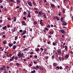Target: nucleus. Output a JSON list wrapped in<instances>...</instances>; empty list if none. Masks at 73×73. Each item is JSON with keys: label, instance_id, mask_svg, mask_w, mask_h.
<instances>
[{"label": "nucleus", "instance_id": "nucleus-1", "mask_svg": "<svg viewBox=\"0 0 73 73\" xmlns=\"http://www.w3.org/2000/svg\"><path fill=\"white\" fill-rule=\"evenodd\" d=\"M27 2L29 5L30 6V7H32L33 6V5H32V2H29L28 1H27Z\"/></svg>", "mask_w": 73, "mask_h": 73}, {"label": "nucleus", "instance_id": "nucleus-2", "mask_svg": "<svg viewBox=\"0 0 73 73\" xmlns=\"http://www.w3.org/2000/svg\"><path fill=\"white\" fill-rule=\"evenodd\" d=\"M16 29V28L15 27L14 28H13L12 30V33H13V35H14V33H13V32H15V31H16V30H15V29Z\"/></svg>", "mask_w": 73, "mask_h": 73}, {"label": "nucleus", "instance_id": "nucleus-3", "mask_svg": "<svg viewBox=\"0 0 73 73\" xmlns=\"http://www.w3.org/2000/svg\"><path fill=\"white\" fill-rule=\"evenodd\" d=\"M60 31L62 34H65L66 33V32L65 31H64L63 30H60Z\"/></svg>", "mask_w": 73, "mask_h": 73}, {"label": "nucleus", "instance_id": "nucleus-4", "mask_svg": "<svg viewBox=\"0 0 73 73\" xmlns=\"http://www.w3.org/2000/svg\"><path fill=\"white\" fill-rule=\"evenodd\" d=\"M62 25H63V26H65V25H67V23L65 22V21H62Z\"/></svg>", "mask_w": 73, "mask_h": 73}, {"label": "nucleus", "instance_id": "nucleus-5", "mask_svg": "<svg viewBox=\"0 0 73 73\" xmlns=\"http://www.w3.org/2000/svg\"><path fill=\"white\" fill-rule=\"evenodd\" d=\"M57 51L58 54H61V49H58Z\"/></svg>", "mask_w": 73, "mask_h": 73}, {"label": "nucleus", "instance_id": "nucleus-6", "mask_svg": "<svg viewBox=\"0 0 73 73\" xmlns=\"http://www.w3.org/2000/svg\"><path fill=\"white\" fill-rule=\"evenodd\" d=\"M31 18V13L29 12H28L27 13V18Z\"/></svg>", "mask_w": 73, "mask_h": 73}, {"label": "nucleus", "instance_id": "nucleus-7", "mask_svg": "<svg viewBox=\"0 0 73 73\" xmlns=\"http://www.w3.org/2000/svg\"><path fill=\"white\" fill-rule=\"evenodd\" d=\"M51 7L52 9H55V8H56L55 5L53 4H51Z\"/></svg>", "mask_w": 73, "mask_h": 73}, {"label": "nucleus", "instance_id": "nucleus-8", "mask_svg": "<svg viewBox=\"0 0 73 73\" xmlns=\"http://www.w3.org/2000/svg\"><path fill=\"white\" fill-rule=\"evenodd\" d=\"M15 58V56H13V57H12V58L9 61H10L11 62L12 61H13V60H14Z\"/></svg>", "mask_w": 73, "mask_h": 73}, {"label": "nucleus", "instance_id": "nucleus-9", "mask_svg": "<svg viewBox=\"0 0 73 73\" xmlns=\"http://www.w3.org/2000/svg\"><path fill=\"white\" fill-rule=\"evenodd\" d=\"M2 29L3 30H6L7 29V26H5L4 27H3Z\"/></svg>", "mask_w": 73, "mask_h": 73}, {"label": "nucleus", "instance_id": "nucleus-10", "mask_svg": "<svg viewBox=\"0 0 73 73\" xmlns=\"http://www.w3.org/2000/svg\"><path fill=\"white\" fill-rule=\"evenodd\" d=\"M21 23L23 25H26V23H25L24 21H22Z\"/></svg>", "mask_w": 73, "mask_h": 73}, {"label": "nucleus", "instance_id": "nucleus-11", "mask_svg": "<svg viewBox=\"0 0 73 73\" xmlns=\"http://www.w3.org/2000/svg\"><path fill=\"white\" fill-rule=\"evenodd\" d=\"M27 33V31H25L22 34V36H23V35H25Z\"/></svg>", "mask_w": 73, "mask_h": 73}, {"label": "nucleus", "instance_id": "nucleus-12", "mask_svg": "<svg viewBox=\"0 0 73 73\" xmlns=\"http://www.w3.org/2000/svg\"><path fill=\"white\" fill-rule=\"evenodd\" d=\"M42 13V11H39L38 13V15H41Z\"/></svg>", "mask_w": 73, "mask_h": 73}, {"label": "nucleus", "instance_id": "nucleus-13", "mask_svg": "<svg viewBox=\"0 0 73 73\" xmlns=\"http://www.w3.org/2000/svg\"><path fill=\"white\" fill-rule=\"evenodd\" d=\"M69 57V55L68 54H66L64 57L65 58H67Z\"/></svg>", "mask_w": 73, "mask_h": 73}, {"label": "nucleus", "instance_id": "nucleus-14", "mask_svg": "<svg viewBox=\"0 0 73 73\" xmlns=\"http://www.w3.org/2000/svg\"><path fill=\"white\" fill-rule=\"evenodd\" d=\"M16 65L17 66H19L20 65H21V64H19V63H16Z\"/></svg>", "mask_w": 73, "mask_h": 73}, {"label": "nucleus", "instance_id": "nucleus-15", "mask_svg": "<svg viewBox=\"0 0 73 73\" xmlns=\"http://www.w3.org/2000/svg\"><path fill=\"white\" fill-rule=\"evenodd\" d=\"M16 48V45H14L13 46V50L15 49Z\"/></svg>", "mask_w": 73, "mask_h": 73}, {"label": "nucleus", "instance_id": "nucleus-16", "mask_svg": "<svg viewBox=\"0 0 73 73\" xmlns=\"http://www.w3.org/2000/svg\"><path fill=\"white\" fill-rule=\"evenodd\" d=\"M9 46H10V47H11V46H13V44H11V43H9Z\"/></svg>", "mask_w": 73, "mask_h": 73}, {"label": "nucleus", "instance_id": "nucleus-17", "mask_svg": "<svg viewBox=\"0 0 73 73\" xmlns=\"http://www.w3.org/2000/svg\"><path fill=\"white\" fill-rule=\"evenodd\" d=\"M14 20H13V21L15 22V21H16V18L15 17H14Z\"/></svg>", "mask_w": 73, "mask_h": 73}, {"label": "nucleus", "instance_id": "nucleus-18", "mask_svg": "<svg viewBox=\"0 0 73 73\" xmlns=\"http://www.w3.org/2000/svg\"><path fill=\"white\" fill-rule=\"evenodd\" d=\"M39 51H40V49H39V48H36L35 50V51L36 52H39Z\"/></svg>", "mask_w": 73, "mask_h": 73}, {"label": "nucleus", "instance_id": "nucleus-19", "mask_svg": "<svg viewBox=\"0 0 73 73\" xmlns=\"http://www.w3.org/2000/svg\"><path fill=\"white\" fill-rule=\"evenodd\" d=\"M33 68L34 69H35V70H37V68L36 67V66H33Z\"/></svg>", "mask_w": 73, "mask_h": 73}, {"label": "nucleus", "instance_id": "nucleus-20", "mask_svg": "<svg viewBox=\"0 0 73 73\" xmlns=\"http://www.w3.org/2000/svg\"><path fill=\"white\" fill-rule=\"evenodd\" d=\"M64 19V17H61V18L60 20L62 21H62H63V19Z\"/></svg>", "mask_w": 73, "mask_h": 73}, {"label": "nucleus", "instance_id": "nucleus-21", "mask_svg": "<svg viewBox=\"0 0 73 73\" xmlns=\"http://www.w3.org/2000/svg\"><path fill=\"white\" fill-rule=\"evenodd\" d=\"M17 4H18L20 3V1L19 0H17Z\"/></svg>", "mask_w": 73, "mask_h": 73}, {"label": "nucleus", "instance_id": "nucleus-22", "mask_svg": "<svg viewBox=\"0 0 73 73\" xmlns=\"http://www.w3.org/2000/svg\"><path fill=\"white\" fill-rule=\"evenodd\" d=\"M21 55V53L19 52L18 54H17L18 56H20Z\"/></svg>", "mask_w": 73, "mask_h": 73}, {"label": "nucleus", "instance_id": "nucleus-23", "mask_svg": "<svg viewBox=\"0 0 73 73\" xmlns=\"http://www.w3.org/2000/svg\"><path fill=\"white\" fill-rule=\"evenodd\" d=\"M49 33L50 34V35H52V34H53V31H50V32H49Z\"/></svg>", "mask_w": 73, "mask_h": 73}, {"label": "nucleus", "instance_id": "nucleus-24", "mask_svg": "<svg viewBox=\"0 0 73 73\" xmlns=\"http://www.w3.org/2000/svg\"><path fill=\"white\" fill-rule=\"evenodd\" d=\"M24 51H28V49L27 48H25V49L23 50Z\"/></svg>", "mask_w": 73, "mask_h": 73}, {"label": "nucleus", "instance_id": "nucleus-25", "mask_svg": "<svg viewBox=\"0 0 73 73\" xmlns=\"http://www.w3.org/2000/svg\"><path fill=\"white\" fill-rule=\"evenodd\" d=\"M55 53H56L55 55L56 56V57H57V58H58V55L57 54V53L56 52H55Z\"/></svg>", "mask_w": 73, "mask_h": 73}, {"label": "nucleus", "instance_id": "nucleus-26", "mask_svg": "<svg viewBox=\"0 0 73 73\" xmlns=\"http://www.w3.org/2000/svg\"><path fill=\"white\" fill-rule=\"evenodd\" d=\"M58 59L60 60V61H61V60H62V58H61V57L59 56L58 57Z\"/></svg>", "mask_w": 73, "mask_h": 73}, {"label": "nucleus", "instance_id": "nucleus-27", "mask_svg": "<svg viewBox=\"0 0 73 73\" xmlns=\"http://www.w3.org/2000/svg\"><path fill=\"white\" fill-rule=\"evenodd\" d=\"M33 4H34V5H36V2H35L33 1Z\"/></svg>", "mask_w": 73, "mask_h": 73}, {"label": "nucleus", "instance_id": "nucleus-28", "mask_svg": "<svg viewBox=\"0 0 73 73\" xmlns=\"http://www.w3.org/2000/svg\"><path fill=\"white\" fill-rule=\"evenodd\" d=\"M56 43H55V42H53L52 43V45L54 46H55V45H56Z\"/></svg>", "mask_w": 73, "mask_h": 73}, {"label": "nucleus", "instance_id": "nucleus-29", "mask_svg": "<svg viewBox=\"0 0 73 73\" xmlns=\"http://www.w3.org/2000/svg\"><path fill=\"white\" fill-rule=\"evenodd\" d=\"M18 38V37H17V36H16L15 37V40H17V39Z\"/></svg>", "mask_w": 73, "mask_h": 73}, {"label": "nucleus", "instance_id": "nucleus-30", "mask_svg": "<svg viewBox=\"0 0 73 73\" xmlns=\"http://www.w3.org/2000/svg\"><path fill=\"white\" fill-rule=\"evenodd\" d=\"M40 24L41 25V26H44V24H43V22H42V23H40Z\"/></svg>", "mask_w": 73, "mask_h": 73}, {"label": "nucleus", "instance_id": "nucleus-31", "mask_svg": "<svg viewBox=\"0 0 73 73\" xmlns=\"http://www.w3.org/2000/svg\"><path fill=\"white\" fill-rule=\"evenodd\" d=\"M52 60L54 59V55H52Z\"/></svg>", "mask_w": 73, "mask_h": 73}, {"label": "nucleus", "instance_id": "nucleus-32", "mask_svg": "<svg viewBox=\"0 0 73 73\" xmlns=\"http://www.w3.org/2000/svg\"><path fill=\"white\" fill-rule=\"evenodd\" d=\"M36 72V70H33V71H31V73H34Z\"/></svg>", "mask_w": 73, "mask_h": 73}, {"label": "nucleus", "instance_id": "nucleus-33", "mask_svg": "<svg viewBox=\"0 0 73 73\" xmlns=\"http://www.w3.org/2000/svg\"><path fill=\"white\" fill-rule=\"evenodd\" d=\"M3 44H6V41H5V40H4L3 42Z\"/></svg>", "mask_w": 73, "mask_h": 73}, {"label": "nucleus", "instance_id": "nucleus-34", "mask_svg": "<svg viewBox=\"0 0 73 73\" xmlns=\"http://www.w3.org/2000/svg\"><path fill=\"white\" fill-rule=\"evenodd\" d=\"M27 12L25 11L24 13H23V15H27Z\"/></svg>", "mask_w": 73, "mask_h": 73}, {"label": "nucleus", "instance_id": "nucleus-35", "mask_svg": "<svg viewBox=\"0 0 73 73\" xmlns=\"http://www.w3.org/2000/svg\"><path fill=\"white\" fill-rule=\"evenodd\" d=\"M14 59L16 60H18V58L17 57H14Z\"/></svg>", "mask_w": 73, "mask_h": 73}, {"label": "nucleus", "instance_id": "nucleus-36", "mask_svg": "<svg viewBox=\"0 0 73 73\" xmlns=\"http://www.w3.org/2000/svg\"><path fill=\"white\" fill-rule=\"evenodd\" d=\"M53 65L54 66H56V63H54L53 64Z\"/></svg>", "mask_w": 73, "mask_h": 73}, {"label": "nucleus", "instance_id": "nucleus-37", "mask_svg": "<svg viewBox=\"0 0 73 73\" xmlns=\"http://www.w3.org/2000/svg\"><path fill=\"white\" fill-rule=\"evenodd\" d=\"M7 19L9 20H11V19L10 17H8L7 18Z\"/></svg>", "mask_w": 73, "mask_h": 73}, {"label": "nucleus", "instance_id": "nucleus-38", "mask_svg": "<svg viewBox=\"0 0 73 73\" xmlns=\"http://www.w3.org/2000/svg\"><path fill=\"white\" fill-rule=\"evenodd\" d=\"M65 50L66 51H67V46H65Z\"/></svg>", "mask_w": 73, "mask_h": 73}, {"label": "nucleus", "instance_id": "nucleus-39", "mask_svg": "<svg viewBox=\"0 0 73 73\" xmlns=\"http://www.w3.org/2000/svg\"><path fill=\"white\" fill-rule=\"evenodd\" d=\"M44 29H45L46 31H48L49 30V29L46 27H45L44 28Z\"/></svg>", "mask_w": 73, "mask_h": 73}, {"label": "nucleus", "instance_id": "nucleus-40", "mask_svg": "<svg viewBox=\"0 0 73 73\" xmlns=\"http://www.w3.org/2000/svg\"><path fill=\"white\" fill-rule=\"evenodd\" d=\"M1 35H4L5 34V32H2L1 33Z\"/></svg>", "mask_w": 73, "mask_h": 73}, {"label": "nucleus", "instance_id": "nucleus-41", "mask_svg": "<svg viewBox=\"0 0 73 73\" xmlns=\"http://www.w3.org/2000/svg\"><path fill=\"white\" fill-rule=\"evenodd\" d=\"M68 1V0H64V3H66L67 1Z\"/></svg>", "mask_w": 73, "mask_h": 73}, {"label": "nucleus", "instance_id": "nucleus-42", "mask_svg": "<svg viewBox=\"0 0 73 73\" xmlns=\"http://www.w3.org/2000/svg\"><path fill=\"white\" fill-rule=\"evenodd\" d=\"M0 70L1 71H2L4 70V68L3 67H2L0 68Z\"/></svg>", "mask_w": 73, "mask_h": 73}, {"label": "nucleus", "instance_id": "nucleus-43", "mask_svg": "<svg viewBox=\"0 0 73 73\" xmlns=\"http://www.w3.org/2000/svg\"><path fill=\"white\" fill-rule=\"evenodd\" d=\"M48 44H50V45H51V42H50V41L48 42Z\"/></svg>", "mask_w": 73, "mask_h": 73}, {"label": "nucleus", "instance_id": "nucleus-44", "mask_svg": "<svg viewBox=\"0 0 73 73\" xmlns=\"http://www.w3.org/2000/svg\"><path fill=\"white\" fill-rule=\"evenodd\" d=\"M56 20H60V19H59V18H58L57 17H56Z\"/></svg>", "mask_w": 73, "mask_h": 73}, {"label": "nucleus", "instance_id": "nucleus-45", "mask_svg": "<svg viewBox=\"0 0 73 73\" xmlns=\"http://www.w3.org/2000/svg\"><path fill=\"white\" fill-rule=\"evenodd\" d=\"M37 24V23L36 22L34 21V24L35 25V24Z\"/></svg>", "mask_w": 73, "mask_h": 73}, {"label": "nucleus", "instance_id": "nucleus-46", "mask_svg": "<svg viewBox=\"0 0 73 73\" xmlns=\"http://www.w3.org/2000/svg\"><path fill=\"white\" fill-rule=\"evenodd\" d=\"M59 68L61 70V69H63V68H62V66H60L59 67Z\"/></svg>", "mask_w": 73, "mask_h": 73}, {"label": "nucleus", "instance_id": "nucleus-47", "mask_svg": "<svg viewBox=\"0 0 73 73\" xmlns=\"http://www.w3.org/2000/svg\"><path fill=\"white\" fill-rule=\"evenodd\" d=\"M56 68L57 69V70H58L60 69V67H59V66H56Z\"/></svg>", "mask_w": 73, "mask_h": 73}, {"label": "nucleus", "instance_id": "nucleus-48", "mask_svg": "<svg viewBox=\"0 0 73 73\" xmlns=\"http://www.w3.org/2000/svg\"><path fill=\"white\" fill-rule=\"evenodd\" d=\"M47 28H50V25H48L47 27Z\"/></svg>", "mask_w": 73, "mask_h": 73}, {"label": "nucleus", "instance_id": "nucleus-49", "mask_svg": "<svg viewBox=\"0 0 73 73\" xmlns=\"http://www.w3.org/2000/svg\"><path fill=\"white\" fill-rule=\"evenodd\" d=\"M34 10H36V11L38 10V8H37L35 7L34 8Z\"/></svg>", "mask_w": 73, "mask_h": 73}, {"label": "nucleus", "instance_id": "nucleus-50", "mask_svg": "<svg viewBox=\"0 0 73 73\" xmlns=\"http://www.w3.org/2000/svg\"><path fill=\"white\" fill-rule=\"evenodd\" d=\"M9 1L10 2H14V1H13V0H9Z\"/></svg>", "mask_w": 73, "mask_h": 73}, {"label": "nucleus", "instance_id": "nucleus-51", "mask_svg": "<svg viewBox=\"0 0 73 73\" xmlns=\"http://www.w3.org/2000/svg\"><path fill=\"white\" fill-rule=\"evenodd\" d=\"M48 58H49V57H48V56H46V60H48Z\"/></svg>", "mask_w": 73, "mask_h": 73}, {"label": "nucleus", "instance_id": "nucleus-52", "mask_svg": "<svg viewBox=\"0 0 73 73\" xmlns=\"http://www.w3.org/2000/svg\"><path fill=\"white\" fill-rule=\"evenodd\" d=\"M33 63L34 64H37V62L35 61H33Z\"/></svg>", "mask_w": 73, "mask_h": 73}, {"label": "nucleus", "instance_id": "nucleus-53", "mask_svg": "<svg viewBox=\"0 0 73 73\" xmlns=\"http://www.w3.org/2000/svg\"><path fill=\"white\" fill-rule=\"evenodd\" d=\"M5 11H6V12H7L8 11V10L6 8L4 9Z\"/></svg>", "mask_w": 73, "mask_h": 73}, {"label": "nucleus", "instance_id": "nucleus-54", "mask_svg": "<svg viewBox=\"0 0 73 73\" xmlns=\"http://www.w3.org/2000/svg\"><path fill=\"white\" fill-rule=\"evenodd\" d=\"M48 37L49 38H50L51 37H52V36H51L50 35H48Z\"/></svg>", "mask_w": 73, "mask_h": 73}, {"label": "nucleus", "instance_id": "nucleus-55", "mask_svg": "<svg viewBox=\"0 0 73 73\" xmlns=\"http://www.w3.org/2000/svg\"><path fill=\"white\" fill-rule=\"evenodd\" d=\"M23 19L24 20H26V19H27V18H26V17H23Z\"/></svg>", "mask_w": 73, "mask_h": 73}, {"label": "nucleus", "instance_id": "nucleus-56", "mask_svg": "<svg viewBox=\"0 0 73 73\" xmlns=\"http://www.w3.org/2000/svg\"><path fill=\"white\" fill-rule=\"evenodd\" d=\"M12 65H13V63H10V66H12Z\"/></svg>", "mask_w": 73, "mask_h": 73}, {"label": "nucleus", "instance_id": "nucleus-57", "mask_svg": "<svg viewBox=\"0 0 73 73\" xmlns=\"http://www.w3.org/2000/svg\"><path fill=\"white\" fill-rule=\"evenodd\" d=\"M44 51H46V50H47V49L46 48H44Z\"/></svg>", "mask_w": 73, "mask_h": 73}, {"label": "nucleus", "instance_id": "nucleus-58", "mask_svg": "<svg viewBox=\"0 0 73 73\" xmlns=\"http://www.w3.org/2000/svg\"><path fill=\"white\" fill-rule=\"evenodd\" d=\"M43 16L44 17V18H46V16H45V15H43Z\"/></svg>", "mask_w": 73, "mask_h": 73}, {"label": "nucleus", "instance_id": "nucleus-59", "mask_svg": "<svg viewBox=\"0 0 73 73\" xmlns=\"http://www.w3.org/2000/svg\"><path fill=\"white\" fill-rule=\"evenodd\" d=\"M36 68L37 69H38V68H39V66H38V65L36 66Z\"/></svg>", "mask_w": 73, "mask_h": 73}, {"label": "nucleus", "instance_id": "nucleus-60", "mask_svg": "<svg viewBox=\"0 0 73 73\" xmlns=\"http://www.w3.org/2000/svg\"><path fill=\"white\" fill-rule=\"evenodd\" d=\"M43 32H44V33H46V30H45V29L43 30Z\"/></svg>", "mask_w": 73, "mask_h": 73}, {"label": "nucleus", "instance_id": "nucleus-61", "mask_svg": "<svg viewBox=\"0 0 73 73\" xmlns=\"http://www.w3.org/2000/svg\"><path fill=\"white\" fill-rule=\"evenodd\" d=\"M7 28H9V27H10V25H7Z\"/></svg>", "mask_w": 73, "mask_h": 73}, {"label": "nucleus", "instance_id": "nucleus-62", "mask_svg": "<svg viewBox=\"0 0 73 73\" xmlns=\"http://www.w3.org/2000/svg\"><path fill=\"white\" fill-rule=\"evenodd\" d=\"M19 32H20V33H21L23 32V30H19Z\"/></svg>", "mask_w": 73, "mask_h": 73}, {"label": "nucleus", "instance_id": "nucleus-63", "mask_svg": "<svg viewBox=\"0 0 73 73\" xmlns=\"http://www.w3.org/2000/svg\"><path fill=\"white\" fill-rule=\"evenodd\" d=\"M3 37H4V38H5V35H3Z\"/></svg>", "mask_w": 73, "mask_h": 73}, {"label": "nucleus", "instance_id": "nucleus-64", "mask_svg": "<svg viewBox=\"0 0 73 73\" xmlns=\"http://www.w3.org/2000/svg\"><path fill=\"white\" fill-rule=\"evenodd\" d=\"M3 73H7V70H5Z\"/></svg>", "mask_w": 73, "mask_h": 73}]
</instances>
